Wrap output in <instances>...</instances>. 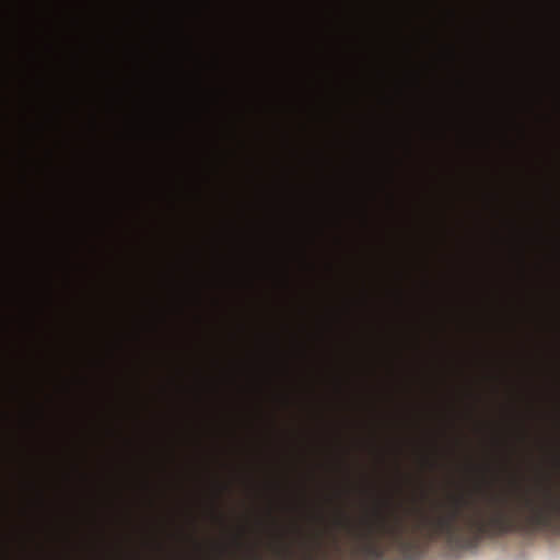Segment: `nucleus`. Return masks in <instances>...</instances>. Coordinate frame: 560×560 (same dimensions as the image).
Returning <instances> with one entry per match:
<instances>
[{
    "mask_svg": "<svg viewBox=\"0 0 560 560\" xmlns=\"http://www.w3.org/2000/svg\"><path fill=\"white\" fill-rule=\"evenodd\" d=\"M516 530L560 533V495L545 489L540 503L529 497H521L517 508L508 510L499 506L491 513L457 497L451 500L446 513L422 514L411 529L398 514L390 517L377 514L373 521H364L360 528L347 526V534L352 540L348 549L336 536L329 546H323L320 538L315 537L312 542H302L299 557L287 548L281 551L280 560H382L389 552H411L413 532L430 540L443 539L451 547L469 548L476 547L485 537Z\"/></svg>",
    "mask_w": 560,
    "mask_h": 560,
    "instance_id": "nucleus-1",
    "label": "nucleus"
}]
</instances>
